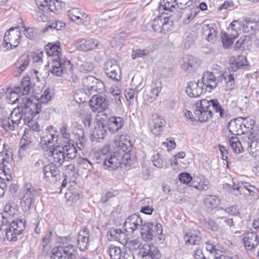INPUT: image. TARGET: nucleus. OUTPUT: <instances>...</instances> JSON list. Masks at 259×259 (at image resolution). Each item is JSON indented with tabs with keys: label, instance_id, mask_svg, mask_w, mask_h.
I'll return each instance as SVG.
<instances>
[{
	"label": "nucleus",
	"instance_id": "7c9ffc66",
	"mask_svg": "<svg viewBox=\"0 0 259 259\" xmlns=\"http://www.w3.org/2000/svg\"><path fill=\"white\" fill-rule=\"evenodd\" d=\"M182 68L185 71H192L199 65V62L197 59L192 55H185L183 58Z\"/></svg>",
	"mask_w": 259,
	"mask_h": 259
},
{
	"label": "nucleus",
	"instance_id": "5701e85b",
	"mask_svg": "<svg viewBox=\"0 0 259 259\" xmlns=\"http://www.w3.org/2000/svg\"><path fill=\"white\" fill-rule=\"evenodd\" d=\"M203 87L200 86L197 81H190L186 88V92L191 98L199 97L203 93Z\"/></svg>",
	"mask_w": 259,
	"mask_h": 259
},
{
	"label": "nucleus",
	"instance_id": "49530a36",
	"mask_svg": "<svg viewBox=\"0 0 259 259\" xmlns=\"http://www.w3.org/2000/svg\"><path fill=\"white\" fill-rule=\"evenodd\" d=\"M30 59L28 56L22 55L17 60L16 66L19 67L21 72L23 71L28 65Z\"/></svg>",
	"mask_w": 259,
	"mask_h": 259
},
{
	"label": "nucleus",
	"instance_id": "4c0bfd02",
	"mask_svg": "<svg viewBox=\"0 0 259 259\" xmlns=\"http://www.w3.org/2000/svg\"><path fill=\"white\" fill-rule=\"evenodd\" d=\"M96 78L93 76H88L82 79V83L86 91L85 93L91 94L93 92L94 86H95Z\"/></svg>",
	"mask_w": 259,
	"mask_h": 259
},
{
	"label": "nucleus",
	"instance_id": "a19ab883",
	"mask_svg": "<svg viewBox=\"0 0 259 259\" xmlns=\"http://www.w3.org/2000/svg\"><path fill=\"white\" fill-rule=\"evenodd\" d=\"M203 34L206 36V39L213 43L217 38V32L213 27L207 25L203 28Z\"/></svg>",
	"mask_w": 259,
	"mask_h": 259
},
{
	"label": "nucleus",
	"instance_id": "0e129e2a",
	"mask_svg": "<svg viewBox=\"0 0 259 259\" xmlns=\"http://www.w3.org/2000/svg\"><path fill=\"white\" fill-rule=\"evenodd\" d=\"M193 0H178L176 1L178 7L182 10H184L192 5Z\"/></svg>",
	"mask_w": 259,
	"mask_h": 259
},
{
	"label": "nucleus",
	"instance_id": "f03ea898",
	"mask_svg": "<svg viewBox=\"0 0 259 259\" xmlns=\"http://www.w3.org/2000/svg\"><path fill=\"white\" fill-rule=\"evenodd\" d=\"M119 150L110 155L106 156L104 160V166L105 169L109 170H114L121 165L127 166L131 164L132 159L130 154L128 153L126 145L122 143Z\"/></svg>",
	"mask_w": 259,
	"mask_h": 259
},
{
	"label": "nucleus",
	"instance_id": "bf43d9fd",
	"mask_svg": "<svg viewBox=\"0 0 259 259\" xmlns=\"http://www.w3.org/2000/svg\"><path fill=\"white\" fill-rule=\"evenodd\" d=\"M162 3L160 4V8L162 7V9L171 11V8H175V4H176V0H163Z\"/></svg>",
	"mask_w": 259,
	"mask_h": 259
},
{
	"label": "nucleus",
	"instance_id": "69168bd1",
	"mask_svg": "<svg viewBox=\"0 0 259 259\" xmlns=\"http://www.w3.org/2000/svg\"><path fill=\"white\" fill-rule=\"evenodd\" d=\"M76 135L77 136L79 141V142H76V144H80L81 146L83 147V144L85 143L86 141L84 130L82 129L78 130Z\"/></svg>",
	"mask_w": 259,
	"mask_h": 259
},
{
	"label": "nucleus",
	"instance_id": "1a4fd4ad",
	"mask_svg": "<svg viewBox=\"0 0 259 259\" xmlns=\"http://www.w3.org/2000/svg\"><path fill=\"white\" fill-rule=\"evenodd\" d=\"M21 34L20 30L18 26L10 28L5 32L3 47L7 48L10 45L11 49L15 48L20 42Z\"/></svg>",
	"mask_w": 259,
	"mask_h": 259
},
{
	"label": "nucleus",
	"instance_id": "e2e57ef3",
	"mask_svg": "<svg viewBox=\"0 0 259 259\" xmlns=\"http://www.w3.org/2000/svg\"><path fill=\"white\" fill-rule=\"evenodd\" d=\"M180 181L183 184H189L192 182L193 178L191 175L188 172H182L179 175Z\"/></svg>",
	"mask_w": 259,
	"mask_h": 259
},
{
	"label": "nucleus",
	"instance_id": "4be33fe9",
	"mask_svg": "<svg viewBox=\"0 0 259 259\" xmlns=\"http://www.w3.org/2000/svg\"><path fill=\"white\" fill-rule=\"evenodd\" d=\"M202 83L203 89L211 92L217 85L216 78L211 72H206L203 73L202 77Z\"/></svg>",
	"mask_w": 259,
	"mask_h": 259
},
{
	"label": "nucleus",
	"instance_id": "603ef678",
	"mask_svg": "<svg viewBox=\"0 0 259 259\" xmlns=\"http://www.w3.org/2000/svg\"><path fill=\"white\" fill-rule=\"evenodd\" d=\"M138 93L139 90L137 88L128 89L125 92V98L130 102V103H133L134 98H137Z\"/></svg>",
	"mask_w": 259,
	"mask_h": 259
},
{
	"label": "nucleus",
	"instance_id": "6e6552de",
	"mask_svg": "<svg viewBox=\"0 0 259 259\" xmlns=\"http://www.w3.org/2000/svg\"><path fill=\"white\" fill-rule=\"evenodd\" d=\"M51 65V73L57 76H60L67 70L71 71L73 68V65L65 57L59 60L52 59Z\"/></svg>",
	"mask_w": 259,
	"mask_h": 259
},
{
	"label": "nucleus",
	"instance_id": "5fc2aeb1",
	"mask_svg": "<svg viewBox=\"0 0 259 259\" xmlns=\"http://www.w3.org/2000/svg\"><path fill=\"white\" fill-rule=\"evenodd\" d=\"M257 27V24L255 22L250 20L245 21L243 23V30L245 33H252Z\"/></svg>",
	"mask_w": 259,
	"mask_h": 259
},
{
	"label": "nucleus",
	"instance_id": "58836bf2",
	"mask_svg": "<svg viewBox=\"0 0 259 259\" xmlns=\"http://www.w3.org/2000/svg\"><path fill=\"white\" fill-rule=\"evenodd\" d=\"M220 78L222 80L223 78L226 82L225 90L226 91H230L233 89L235 87V80L234 77L232 74L227 72L226 71L223 74L222 76H221Z\"/></svg>",
	"mask_w": 259,
	"mask_h": 259
},
{
	"label": "nucleus",
	"instance_id": "b1692460",
	"mask_svg": "<svg viewBox=\"0 0 259 259\" xmlns=\"http://www.w3.org/2000/svg\"><path fill=\"white\" fill-rule=\"evenodd\" d=\"M184 240L186 245H198L201 241L200 233L198 230H190L184 236Z\"/></svg>",
	"mask_w": 259,
	"mask_h": 259
},
{
	"label": "nucleus",
	"instance_id": "2f4dec72",
	"mask_svg": "<svg viewBox=\"0 0 259 259\" xmlns=\"http://www.w3.org/2000/svg\"><path fill=\"white\" fill-rule=\"evenodd\" d=\"M153 224L151 222L142 224L141 226V235L145 241H150L153 237Z\"/></svg>",
	"mask_w": 259,
	"mask_h": 259
},
{
	"label": "nucleus",
	"instance_id": "f8f14e48",
	"mask_svg": "<svg viewBox=\"0 0 259 259\" xmlns=\"http://www.w3.org/2000/svg\"><path fill=\"white\" fill-rule=\"evenodd\" d=\"M12 154L11 152L0 153V174H4L5 179L10 181L12 179L11 162L12 161Z\"/></svg>",
	"mask_w": 259,
	"mask_h": 259
},
{
	"label": "nucleus",
	"instance_id": "c9c22d12",
	"mask_svg": "<svg viewBox=\"0 0 259 259\" xmlns=\"http://www.w3.org/2000/svg\"><path fill=\"white\" fill-rule=\"evenodd\" d=\"M98 46V41L93 38L81 39L79 44L80 48L83 51H89L96 49Z\"/></svg>",
	"mask_w": 259,
	"mask_h": 259
},
{
	"label": "nucleus",
	"instance_id": "c85d7f7f",
	"mask_svg": "<svg viewBox=\"0 0 259 259\" xmlns=\"http://www.w3.org/2000/svg\"><path fill=\"white\" fill-rule=\"evenodd\" d=\"M62 148V147L61 146H58L55 148H53L52 151L53 160L51 163H54L55 165L59 167L65 160H67L64 151Z\"/></svg>",
	"mask_w": 259,
	"mask_h": 259
},
{
	"label": "nucleus",
	"instance_id": "37998d69",
	"mask_svg": "<svg viewBox=\"0 0 259 259\" xmlns=\"http://www.w3.org/2000/svg\"><path fill=\"white\" fill-rule=\"evenodd\" d=\"M229 143L234 152L240 153L243 151V148L238 138L231 137L229 139Z\"/></svg>",
	"mask_w": 259,
	"mask_h": 259
},
{
	"label": "nucleus",
	"instance_id": "13d9d810",
	"mask_svg": "<svg viewBox=\"0 0 259 259\" xmlns=\"http://www.w3.org/2000/svg\"><path fill=\"white\" fill-rule=\"evenodd\" d=\"M149 53L148 50L146 49L141 50L140 49H133L132 51V57L133 59L138 58L142 57L147 55Z\"/></svg>",
	"mask_w": 259,
	"mask_h": 259
},
{
	"label": "nucleus",
	"instance_id": "4468645a",
	"mask_svg": "<svg viewBox=\"0 0 259 259\" xmlns=\"http://www.w3.org/2000/svg\"><path fill=\"white\" fill-rule=\"evenodd\" d=\"M104 71L107 76L114 80L120 78L121 70L117 62L114 60H109L104 64Z\"/></svg>",
	"mask_w": 259,
	"mask_h": 259
},
{
	"label": "nucleus",
	"instance_id": "0eeeda50",
	"mask_svg": "<svg viewBox=\"0 0 259 259\" xmlns=\"http://www.w3.org/2000/svg\"><path fill=\"white\" fill-rule=\"evenodd\" d=\"M40 190L35 189L30 183L25 184L24 194L20 201L21 206L24 211L30 209L35 198L40 195Z\"/></svg>",
	"mask_w": 259,
	"mask_h": 259
},
{
	"label": "nucleus",
	"instance_id": "338daca9",
	"mask_svg": "<svg viewBox=\"0 0 259 259\" xmlns=\"http://www.w3.org/2000/svg\"><path fill=\"white\" fill-rule=\"evenodd\" d=\"M117 194V191L116 190H112L107 192L105 195H103L101 197V201L103 203H106L110 198L114 197Z\"/></svg>",
	"mask_w": 259,
	"mask_h": 259
},
{
	"label": "nucleus",
	"instance_id": "ddd939ff",
	"mask_svg": "<svg viewBox=\"0 0 259 259\" xmlns=\"http://www.w3.org/2000/svg\"><path fill=\"white\" fill-rule=\"evenodd\" d=\"M59 166L55 165L54 163H51L43 167L44 178L50 183H56L61 180Z\"/></svg>",
	"mask_w": 259,
	"mask_h": 259
},
{
	"label": "nucleus",
	"instance_id": "f3484780",
	"mask_svg": "<svg viewBox=\"0 0 259 259\" xmlns=\"http://www.w3.org/2000/svg\"><path fill=\"white\" fill-rule=\"evenodd\" d=\"M53 128V126H50L46 128L45 132L42 133L40 144L43 148L47 147L51 144H54L58 140V135L57 134V132L54 131L55 133H52L50 131Z\"/></svg>",
	"mask_w": 259,
	"mask_h": 259
},
{
	"label": "nucleus",
	"instance_id": "a211bd4d",
	"mask_svg": "<svg viewBox=\"0 0 259 259\" xmlns=\"http://www.w3.org/2000/svg\"><path fill=\"white\" fill-rule=\"evenodd\" d=\"M90 105L93 111H95L100 108L102 110L108 108V101L100 95H94L90 100Z\"/></svg>",
	"mask_w": 259,
	"mask_h": 259
},
{
	"label": "nucleus",
	"instance_id": "c03bdc74",
	"mask_svg": "<svg viewBox=\"0 0 259 259\" xmlns=\"http://www.w3.org/2000/svg\"><path fill=\"white\" fill-rule=\"evenodd\" d=\"M18 207L13 202H8L4 207V213L5 215L13 217L18 212Z\"/></svg>",
	"mask_w": 259,
	"mask_h": 259
},
{
	"label": "nucleus",
	"instance_id": "39448f33",
	"mask_svg": "<svg viewBox=\"0 0 259 259\" xmlns=\"http://www.w3.org/2000/svg\"><path fill=\"white\" fill-rule=\"evenodd\" d=\"M33 85L29 76H25L22 78L20 86L15 87L14 89L7 88L6 93L10 94L9 96L8 95H7L9 103H15L16 101L19 100L18 97L28 95Z\"/></svg>",
	"mask_w": 259,
	"mask_h": 259
},
{
	"label": "nucleus",
	"instance_id": "c756f323",
	"mask_svg": "<svg viewBox=\"0 0 259 259\" xmlns=\"http://www.w3.org/2000/svg\"><path fill=\"white\" fill-rule=\"evenodd\" d=\"M231 71L235 72L239 69L244 68L248 66L247 59L243 56H239L237 58L231 57L230 59Z\"/></svg>",
	"mask_w": 259,
	"mask_h": 259
},
{
	"label": "nucleus",
	"instance_id": "79ce46f5",
	"mask_svg": "<svg viewBox=\"0 0 259 259\" xmlns=\"http://www.w3.org/2000/svg\"><path fill=\"white\" fill-rule=\"evenodd\" d=\"M61 147L64 151L67 160H71L76 157L77 150L73 145L68 144Z\"/></svg>",
	"mask_w": 259,
	"mask_h": 259
},
{
	"label": "nucleus",
	"instance_id": "6e6d98bb",
	"mask_svg": "<svg viewBox=\"0 0 259 259\" xmlns=\"http://www.w3.org/2000/svg\"><path fill=\"white\" fill-rule=\"evenodd\" d=\"M219 198L213 195L208 196L205 200V204L206 206L210 208H214L219 204Z\"/></svg>",
	"mask_w": 259,
	"mask_h": 259
},
{
	"label": "nucleus",
	"instance_id": "412c9836",
	"mask_svg": "<svg viewBox=\"0 0 259 259\" xmlns=\"http://www.w3.org/2000/svg\"><path fill=\"white\" fill-rule=\"evenodd\" d=\"M259 242L258 236L255 232L245 233L243 237V243L247 250H251L257 246Z\"/></svg>",
	"mask_w": 259,
	"mask_h": 259
},
{
	"label": "nucleus",
	"instance_id": "a18cd8bd",
	"mask_svg": "<svg viewBox=\"0 0 259 259\" xmlns=\"http://www.w3.org/2000/svg\"><path fill=\"white\" fill-rule=\"evenodd\" d=\"M52 98L51 92L49 89H46L40 96L38 98L37 103L33 102V104H39L41 105L42 104L47 103L49 101L51 100Z\"/></svg>",
	"mask_w": 259,
	"mask_h": 259
},
{
	"label": "nucleus",
	"instance_id": "423d86ee",
	"mask_svg": "<svg viewBox=\"0 0 259 259\" xmlns=\"http://www.w3.org/2000/svg\"><path fill=\"white\" fill-rule=\"evenodd\" d=\"M78 251L76 247L73 245H59L54 248L52 259H76Z\"/></svg>",
	"mask_w": 259,
	"mask_h": 259
},
{
	"label": "nucleus",
	"instance_id": "a878e982",
	"mask_svg": "<svg viewBox=\"0 0 259 259\" xmlns=\"http://www.w3.org/2000/svg\"><path fill=\"white\" fill-rule=\"evenodd\" d=\"M248 185H250L247 183H242L241 185L239 184H235L233 182V184H230L226 183L224 185L225 189H228L229 191L232 194L238 196L242 193H244V190H247L248 188Z\"/></svg>",
	"mask_w": 259,
	"mask_h": 259
},
{
	"label": "nucleus",
	"instance_id": "6ab92c4d",
	"mask_svg": "<svg viewBox=\"0 0 259 259\" xmlns=\"http://www.w3.org/2000/svg\"><path fill=\"white\" fill-rule=\"evenodd\" d=\"M143 224V221L139 214H133L128 217L124 224L125 230L133 233L139 227H141Z\"/></svg>",
	"mask_w": 259,
	"mask_h": 259
},
{
	"label": "nucleus",
	"instance_id": "e433bc0d",
	"mask_svg": "<svg viewBox=\"0 0 259 259\" xmlns=\"http://www.w3.org/2000/svg\"><path fill=\"white\" fill-rule=\"evenodd\" d=\"M31 148V141L28 134L25 133L20 141L19 152L20 155L24 154V152Z\"/></svg>",
	"mask_w": 259,
	"mask_h": 259
},
{
	"label": "nucleus",
	"instance_id": "20e7f679",
	"mask_svg": "<svg viewBox=\"0 0 259 259\" xmlns=\"http://www.w3.org/2000/svg\"><path fill=\"white\" fill-rule=\"evenodd\" d=\"M26 220L24 218H18L9 222L3 226V231H5L6 239L9 241H15L17 236L21 235L26 228Z\"/></svg>",
	"mask_w": 259,
	"mask_h": 259
},
{
	"label": "nucleus",
	"instance_id": "2eb2a0df",
	"mask_svg": "<svg viewBox=\"0 0 259 259\" xmlns=\"http://www.w3.org/2000/svg\"><path fill=\"white\" fill-rule=\"evenodd\" d=\"M242 117L231 120L228 125V129L232 135H240L245 134L247 132V127L243 123Z\"/></svg>",
	"mask_w": 259,
	"mask_h": 259
},
{
	"label": "nucleus",
	"instance_id": "9d476101",
	"mask_svg": "<svg viewBox=\"0 0 259 259\" xmlns=\"http://www.w3.org/2000/svg\"><path fill=\"white\" fill-rule=\"evenodd\" d=\"M140 245V251L137 254L139 259H159L161 254L158 248L152 243H145L142 247Z\"/></svg>",
	"mask_w": 259,
	"mask_h": 259
},
{
	"label": "nucleus",
	"instance_id": "cd10ccee",
	"mask_svg": "<svg viewBox=\"0 0 259 259\" xmlns=\"http://www.w3.org/2000/svg\"><path fill=\"white\" fill-rule=\"evenodd\" d=\"M89 231L87 227H84L79 232L78 237V247L81 251L85 250L88 246Z\"/></svg>",
	"mask_w": 259,
	"mask_h": 259
},
{
	"label": "nucleus",
	"instance_id": "09e8293b",
	"mask_svg": "<svg viewBox=\"0 0 259 259\" xmlns=\"http://www.w3.org/2000/svg\"><path fill=\"white\" fill-rule=\"evenodd\" d=\"M11 120L10 117L2 118L1 125L6 131H13L17 127L14 123L11 122Z\"/></svg>",
	"mask_w": 259,
	"mask_h": 259
},
{
	"label": "nucleus",
	"instance_id": "72a5a7b5",
	"mask_svg": "<svg viewBox=\"0 0 259 259\" xmlns=\"http://www.w3.org/2000/svg\"><path fill=\"white\" fill-rule=\"evenodd\" d=\"M238 36V33L236 32L235 33L230 32H222L221 33V38L223 47L225 49H228L230 46H232L234 40Z\"/></svg>",
	"mask_w": 259,
	"mask_h": 259
},
{
	"label": "nucleus",
	"instance_id": "7ed1b4c3",
	"mask_svg": "<svg viewBox=\"0 0 259 259\" xmlns=\"http://www.w3.org/2000/svg\"><path fill=\"white\" fill-rule=\"evenodd\" d=\"M41 111L40 105L33 104L30 98L27 99L22 112H24V122L28 123V126L32 130L36 132L40 131V126L38 122L33 120L36 114L39 113Z\"/></svg>",
	"mask_w": 259,
	"mask_h": 259
},
{
	"label": "nucleus",
	"instance_id": "bb28decb",
	"mask_svg": "<svg viewBox=\"0 0 259 259\" xmlns=\"http://www.w3.org/2000/svg\"><path fill=\"white\" fill-rule=\"evenodd\" d=\"M190 186L199 190L206 191L209 188V184L208 180L202 175H198L194 177Z\"/></svg>",
	"mask_w": 259,
	"mask_h": 259
},
{
	"label": "nucleus",
	"instance_id": "680f3d73",
	"mask_svg": "<svg viewBox=\"0 0 259 259\" xmlns=\"http://www.w3.org/2000/svg\"><path fill=\"white\" fill-rule=\"evenodd\" d=\"M52 236V231H49L42 237L41 244L43 249H45L49 245V244L51 242Z\"/></svg>",
	"mask_w": 259,
	"mask_h": 259
},
{
	"label": "nucleus",
	"instance_id": "473e14b6",
	"mask_svg": "<svg viewBox=\"0 0 259 259\" xmlns=\"http://www.w3.org/2000/svg\"><path fill=\"white\" fill-rule=\"evenodd\" d=\"M251 45V40L250 36L247 35H243L236 42L234 49L235 51L240 49L244 50L248 49L249 47Z\"/></svg>",
	"mask_w": 259,
	"mask_h": 259
},
{
	"label": "nucleus",
	"instance_id": "8fccbe9b",
	"mask_svg": "<svg viewBox=\"0 0 259 259\" xmlns=\"http://www.w3.org/2000/svg\"><path fill=\"white\" fill-rule=\"evenodd\" d=\"M108 252L111 259H120L121 257L122 252L119 247L111 246L108 248Z\"/></svg>",
	"mask_w": 259,
	"mask_h": 259
},
{
	"label": "nucleus",
	"instance_id": "3c124183",
	"mask_svg": "<svg viewBox=\"0 0 259 259\" xmlns=\"http://www.w3.org/2000/svg\"><path fill=\"white\" fill-rule=\"evenodd\" d=\"M11 120V122L14 123L17 127L20 122L22 117V115L21 114L19 110L14 109L12 112L9 116Z\"/></svg>",
	"mask_w": 259,
	"mask_h": 259
},
{
	"label": "nucleus",
	"instance_id": "f257e3e1",
	"mask_svg": "<svg viewBox=\"0 0 259 259\" xmlns=\"http://www.w3.org/2000/svg\"><path fill=\"white\" fill-rule=\"evenodd\" d=\"M196 106V109L194 111L195 119L197 118L201 122H206L212 118V109L219 113L220 117H224L227 115L225 109L217 99H203L197 102Z\"/></svg>",
	"mask_w": 259,
	"mask_h": 259
},
{
	"label": "nucleus",
	"instance_id": "ea45409f",
	"mask_svg": "<svg viewBox=\"0 0 259 259\" xmlns=\"http://www.w3.org/2000/svg\"><path fill=\"white\" fill-rule=\"evenodd\" d=\"M45 8L51 12H56L61 10L64 4L58 0H47Z\"/></svg>",
	"mask_w": 259,
	"mask_h": 259
},
{
	"label": "nucleus",
	"instance_id": "052dcab7",
	"mask_svg": "<svg viewBox=\"0 0 259 259\" xmlns=\"http://www.w3.org/2000/svg\"><path fill=\"white\" fill-rule=\"evenodd\" d=\"M45 8H40L38 7V9L35 11V17L37 20L39 22H46L47 21V17L44 14Z\"/></svg>",
	"mask_w": 259,
	"mask_h": 259
},
{
	"label": "nucleus",
	"instance_id": "864d4df0",
	"mask_svg": "<svg viewBox=\"0 0 259 259\" xmlns=\"http://www.w3.org/2000/svg\"><path fill=\"white\" fill-rule=\"evenodd\" d=\"M81 14L82 12L79 8H72L68 12V17L73 21L80 20Z\"/></svg>",
	"mask_w": 259,
	"mask_h": 259
},
{
	"label": "nucleus",
	"instance_id": "774afa93",
	"mask_svg": "<svg viewBox=\"0 0 259 259\" xmlns=\"http://www.w3.org/2000/svg\"><path fill=\"white\" fill-rule=\"evenodd\" d=\"M240 24L238 20H234L230 24L228 31L230 33H235L236 32L238 33V30L240 29Z\"/></svg>",
	"mask_w": 259,
	"mask_h": 259
},
{
	"label": "nucleus",
	"instance_id": "9b49d317",
	"mask_svg": "<svg viewBox=\"0 0 259 259\" xmlns=\"http://www.w3.org/2000/svg\"><path fill=\"white\" fill-rule=\"evenodd\" d=\"M173 25V21L170 17L158 16L152 21V28L156 32L165 34L168 31Z\"/></svg>",
	"mask_w": 259,
	"mask_h": 259
},
{
	"label": "nucleus",
	"instance_id": "dca6fc26",
	"mask_svg": "<svg viewBox=\"0 0 259 259\" xmlns=\"http://www.w3.org/2000/svg\"><path fill=\"white\" fill-rule=\"evenodd\" d=\"M165 123V121L161 116L153 114L149 120V125L153 134L157 136L160 134Z\"/></svg>",
	"mask_w": 259,
	"mask_h": 259
},
{
	"label": "nucleus",
	"instance_id": "4d7b16f0",
	"mask_svg": "<svg viewBox=\"0 0 259 259\" xmlns=\"http://www.w3.org/2000/svg\"><path fill=\"white\" fill-rule=\"evenodd\" d=\"M162 84L160 81H157L153 85L152 88L150 91V97L151 98L155 99L159 95V93L162 89Z\"/></svg>",
	"mask_w": 259,
	"mask_h": 259
},
{
	"label": "nucleus",
	"instance_id": "f704fd0d",
	"mask_svg": "<svg viewBox=\"0 0 259 259\" xmlns=\"http://www.w3.org/2000/svg\"><path fill=\"white\" fill-rule=\"evenodd\" d=\"M107 134V130L103 125H98L96 126L93 131L92 135L91 136V140L94 141L97 140L99 142L103 140Z\"/></svg>",
	"mask_w": 259,
	"mask_h": 259
},
{
	"label": "nucleus",
	"instance_id": "de8ad7c7",
	"mask_svg": "<svg viewBox=\"0 0 259 259\" xmlns=\"http://www.w3.org/2000/svg\"><path fill=\"white\" fill-rule=\"evenodd\" d=\"M65 26V24L63 22L59 20H55L54 22L52 21L50 22V23L47 25L46 28L44 29V31L45 32L49 29L60 30H61L62 28H64Z\"/></svg>",
	"mask_w": 259,
	"mask_h": 259
},
{
	"label": "nucleus",
	"instance_id": "393cba45",
	"mask_svg": "<svg viewBox=\"0 0 259 259\" xmlns=\"http://www.w3.org/2000/svg\"><path fill=\"white\" fill-rule=\"evenodd\" d=\"M124 124V121L123 118L113 116L109 119L108 129L111 133L115 134L122 128Z\"/></svg>",
	"mask_w": 259,
	"mask_h": 259
},
{
	"label": "nucleus",
	"instance_id": "aec40b11",
	"mask_svg": "<svg viewBox=\"0 0 259 259\" xmlns=\"http://www.w3.org/2000/svg\"><path fill=\"white\" fill-rule=\"evenodd\" d=\"M46 54L48 56H52V59L63 58L61 55L62 48L60 42L57 43H48L45 46Z\"/></svg>",
	"mask_w": 259,
	"mask_h": 259
}]
</instances>
